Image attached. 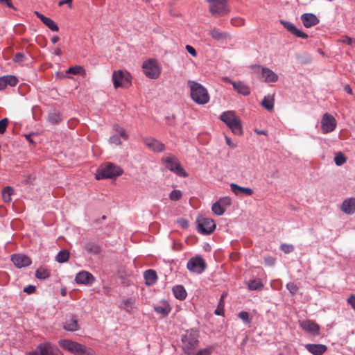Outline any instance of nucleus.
Returning <instances> with one entry per match:
<instances>
[{
	"instance_id": "nucleus-32",
	"label": "nucleus",
	"mask_w": 355,
	"mask_h": 355,
	"mask_svg": "<svg viewBox=\"0 0 355 355\" xmlns=\"http://www.w3.org/2000/svg\"><path fill=\"white\" fill-rule=\"evenodd\" d=\"M13 188L11 187H6L3 188L1 191L2 198L4 202H9L11 201V196L13 193Z\"/></svg>"
},
{
	"instance_id": "nucleus-8",
	"label": "nucleus",
	"mask_w": 355,
	"mask_h": 355,
	"mask_svg": "<svg viewBox=\"0 0 355 355\" xmlns=\"http://www.w3.org/2000/svg\"><path fill=\"white\" fill-rule=\"evenodd\" d=\"M144 74L149 78L157 79L160 75V68L155 59H149L142 64Z\"/></svg>"
},
{
	"instance_id": "nucleus-49",
	"label": "nucleus",
	"mask_w": 355,
	"mask_h": 355,
	"mask_svg": "<svg viewBox=\"0 0 355 355\" xmlns=\"http://www.w3.org/2000/svg\"><path fill=\"white\" fill-rule=\"evenodd\" d=\"M286 288L293 295L296 294L299 289L298 286L293 282L287 284Z\"/></svg>"
},
{
	"instance_id": "nucleus-30",
	"label": "nucleus",
	"mask_w": 355,
	"mask_h": 355,
	"mask_svg": "<svg viewBox=\"0 0 355 355\" xmlns=\"http://www.w3.org/2000/svg\"><path fill=\"white\" fill-rule=\"evenodd\" d=\"M84 249L88 252L93 254H97L100 252V247L94 242H88L84 245Z\"/></svg>"
},
{
	"instance_id": "nucleus-12",
	"label": "nucleus",
	"mask_w": 355,
	"mask_h": 355,
	"mask_svg": "<svg viewBox=\"0 0 355 355\" xmlns=\"http://www.w3.org/2000/svg\"><path fill=\"white\" fill-rule=\"evenodd\" d=\"M205 261L201 257L191 258L187 263V267L189 270L198 274L203 272L205 268Z\"/></svg>"
},
{
	"instance_id": "nucleus-16",
	"label": "nucleus",
	"mask_w": 355,
	"mask_h": 355,
	"mask_svg": "<svg viewBox=\"0 0 355 355\" xmlns=\"http://www.w3.org/2000/svg\"><path fill=\"white\" fill-rule=\"evenodd\" d=\"M279 22L292 35L303 39H306L308 37L307 34L297 29L293 23L284 20H280Z\"/></svg>"
},
{
	"instance_id": "nucleus-38",
	"label": "nucleus",
	"mask_w": 355,
	"mask_h": 355,
	"mask_svg": "<svg viewBox=\"0 0 355 355\" xmlns=\"http://www.w3.org/2000/svg\"><path fill=\"white\" fill-rule=\"evenodd\" d=\"M211 209L213 212L218 216L223 215L225 211V209L222 207L218 201L213 204Z\"/></svg>"
},
{
	"instance_id": "nucleus-51",
	"label": "nucleus",
	"mask_w": 355,
	"mask_h": 355,
	"mask_svg": "<svg viewBox=\"0 0 355 355\" xmlns=\"http://www.w3.org/2000/svg\"><path fill=\"white\" fill-rule=\"evenodd\" d=\"M280 249L285 253L288 254L294 250V247L293 245L291 244H282L280 246Z\"/></svg>"
},
{
	"instance_id": "nucleus-18",
	"label": "nucleus",
	"mask_w": 355,
	"mask_h": 355,
	"mask_svg": "<svg viewBox=\"0 0 355 355\" xmlns=\"http://www.w3.org/2000/svg\"><path fill=\"white\" fill-rule=\"evenodd\" d=\"M300 19L306 28H311L320 22L316 15L313 13H304L301 15Z\"/></svg>"
},
{
	"instance_id": "nucleus-23",
	"label": "nucleus",
	"mask_w": 355,
	"mask_h": 355,
	"mask_svg": "<svg viewBox=\"0 0 355 355\" xmlns=\"http://www.w3.org/2000/svg\"><path fill=\"white\" fill-rule=\"evenodd\" d=\"M35 15L42 21V23L52 31H58L59 28L53 20L47 17H45L44 15L40 13L39 12H35Z\"/></svg>"
},
{
	"instance_id": "nucleus-10",
	"label": "nucleus",
	"mask_w": 355,
	"mask_h": 355,
	"mask_svg": "<svg viewBox=\"0 0 355 355\" xmlns=\"http://www.w3.org/2000/svg\"><path fill=\"white\" fill-rule=\"evenodd\" d=\"M336 127L335 118L329 113H325L321 120V129L323 133L331 132Z\"/></svg>"
},
{
	"instance_id": "nucleus-35",
	"label": "nucleus",
	"mask_w": 355,
	"mask_h": 355,
	"mask_svg": "<svg viewBox=\"0 0 355 355\" xmlns=\"http://www.w3.org/2000/svg\"><path fill=\"white\" fill-rule=\"evenodd\" d=\"M263 287V284L260 279H253L248 282V288L250 290H261Z\"/></svg>"
},
{
	"instance_id": "nucleus-27",
	"label": "nucleus",
	"mask_w": 355,
	"mask_h": 355,
	"mask_svg": "<svg viewBox=\"0 0 355 355\" xmlns=\"http://www.w3.org/2000/svg\"><path fill=\"white\" fill-rule=\"evenodd\" d=\"M146 284L148 286L154 284L157 279V275L155 270H148L144 272Z\"/></svg>"
},
{
	"instance_id": "nucleus-37",
	"label": "nucleus",
	"mask_w": 355,
	"mask_h": 355,
	"mask_svg": "<svg viewBox=\"0 0 355 355\" xmlns=\"http://www.w3.org/2000/svg\"><path fill=\"white\" fill-rule=\"evenodd\" d=\"M334 162L337 166H341L347 162V158L343 153L338 152L334 157Z\"/></svg>"
},
{
	"instance_id": "nucleus-62",
	"label": "nucleus",
	"mask_w": 355,
	"mask_h": 355,
	"mask_svg": "<svg viewBox=\"0 0 355 355\" xmlns=\"http://www.w3.org/2000/svg\"><path fill=\"white\" fill-rule=\"evenodd\" d=\"M1 3H6L9 8H15L11 3V0H0Z\"/></svg>"
},
{
	"instance_id": "nucleus-56",
	"label": "nucleus",
	"mask_w": 355,
	"mask_h": 355,
	"mask_svg": "<svg viewBox=\"0 0 355 355\" xmlns=\"http://www.w3.org/2000/svg\"><path fill=\"white\" fill-rule=\"evenodd\" d=\"M347 302L349 304L352 306V308L355 311V295H351L349 298L347 299Z\"/></svg>"
},
{
	"instance_id": "nucleus-39",
	"label": "nucleus",
	"mask_w": 355,
	"mask_h": 355,
	"mask_svg": "<svg viewBox=\"0 0 355 355\" xmlns=\"http://www.w3.org/2000/svg\"><path fill=\"white\" fill-rule=\"evenodd\" d=\"M133 301L131 299H128L122 302L121 308L126 312L130 313L133 309Z\"/></svg>"
},
{
	"instance_id": "nucleus-63",
	"label": "nucleus",
	"mask_w": 355,
	"mask_h": 355,
	"mask_svg": "<svg viewBox=\"0 0 355 355\" xmlns=\"http://www.w3.org/2000/svg\"><path fill=\"white\" fill-rule=\"evenodd\" d=\"M352 41H353V39H352V38H350L349 37H345L343 40V42L346 43V44H349V45H352Z\"/></svg>"
},
{
	"instance_id": "nucleus-34",
	"label": "nucleus",
	"mask_w": 355,
	"mask_h": 355,
	"mask_svg": "<svg viewBox=\"0 0 355 355\" xmlns=\"http://www.w3.org/2000/svg\"><path fill=\"white\" fill-rule=\"evenodd\" d=\"M50 275L49 271L42 267H40L36 270L35 277L40 279H45Z\"/></svg>"
},
{
	"instance_id": "nucleus-46",
	"label": "nucleus",
	"mask_w": 355,
	"mask_h": 355,
	"mask_svg": "<svg viewBox=\"0 0 355 355\" xmlns=\"http://www.w3.org/2000/svg\"><path fill=\"white\" fill-rule=\"evenodd\" d=\"M218 203L223 207L225 209H226L227 207H229L231 205L232 200L231 198L229 197H223L220 198L218 200Z\"/></svg>"
},
{
	"instance_id": "nucleus-52",
	"label": "nucleus",
	"mask_w": 355,
	"mask_h": 355,
	"mask_svg": "<svg viewBox=\"0 0 355 355\" xmlns=\"http://www.w3.org/2000/svg\"><path fill=\"white\" fill-rule=\"evenodd\" d=\"M239 317L245 323H250V315L246 311H241L239 313Z\"/></svg>"
},
{
	"instance_id": "nucleus-60",
	"label": "nucleus",
	"mask_w": 355,
	"mask_h": 355,
	"mask_svg": "<svg viewBox=\"0 0 355 355\" xmlns=\"http://www.w3.org/2000/svg\"><path fill=\"white\" fill-rule=\"evenodd\" d=\"M71 2H72V0H61L58 2V6H63L64 4H67L69 8H71Z\"/></svg>"
},
{
	"instance_id": "nucleus-59",
	"label": "nucleus",
	"mask_w": 355,
	"mask_h": 355,
	"mask_svg": "<svg viewBox=\"0 0 355 355\" xmlns=\"http://www.w3.org/2000/svg\"><path fill=\"white\" fill-rule=\"evenodd\" d=\"M178 223L182 228H187L189 225L187 220H186L184 219L178 220Z\"/></svg>"
},
{
	"instance_id": "nucleus-42",
	"label": "nucleus",
	"mask_w": 355,
	"mask_h": 355,
	"mask_svg": "<svg viewBox=\"0 0 355 355\" xmlns=\"http://www.w3.org/2000/svg\"><path fill=\"white\" fill-rule=\"evenodd\" d=\"M49 120L52 123H57L62 121V117L59 113H51L49 115Z\"/></svg>"
},
{
	"instance_id": "nucleus-50",
	"label": "nucleus",
	"mask_w": 355,
	"mask_h": 355,
	"mask_svg": "<svg viewBox=\"0 0 355 355\" xmlns=\"http://www.w3.org/2000/svg\"><path fill=\"white\" fill-rule=\"evenodd\" d=\"M8 125V119L7 118L0 120V134H3L6 132Z\"/></svg>"
},
{
	"instance_id": "nucleus-14",
	"label": "nucleus",
	"mask_w": 355,
	"mask_h": 355,
	"mask_svg": "<svg viewBox=\"0 0 355 355\" xmlns=\"http://www.w3.org/2000/svg\"><path fill=\"white\" fill-rule=\"evenodd\" d=\"M300 325L305 331L314 336L320 334L319 325L312 320H305L300 321Z\"/></svg>"
},
{
	"instance_id": "nucleus-48",
	"label": "nucleus",
	"mask_w": 355,
	"mask_h": 355,
	"mask_svg": "<svg viewBox=\"0 0 355 355\" xmlns=\"http://www.w3.org/2000/svg\"><path fill=\"white\" fill-rule=\"evenodd\" d=\"M109 143L119 146L121 144V137L117 134L114 135L110 137Z\"/></svg>"
},
{
	"instance_id": "nucleus-24",
	"label": "nucleus",
	"mask_w": 355,
	"mask_h": 355,
	"mask_svg": "<svg viewBox=\"0 0 355 355\" xmlns=\"http://www.w3.org/2000/svg\"><path fill=\"white\" fill-rule=\"evenodd\" d=\"M232 191L236 196L244 194L245 196H251L253 193L252 189L248 187H242L235 183L230 184Z\"/></svg>"
},
{
	"instance_id": "nucleus-58",
	"label": "nucleus",
	"mask_w": 355,
	"mask_h": 355,
	"mask_svg": "<svg viewBox=\"0 0 355 355\" xmlns=\"http://www.w3.org/2000/svg\"><path fill=\"white\" fill-rule=\"evenodd\" d=\"M186 49L188 51V53H190L193 57H196L197 55V52L193 46H191L190 45H187Z\"/></svg>"
},
{
	"instance_id": "nucleus-22",
	"label": "nucleus",
	"mask_w": 355,
	"mask_h": 355,
	"mask_svg": "<svg viewBox=\"0 0 355 355\" xmlns=\"http://www.w3.org/2000/svg\"><path fill=\"white\" fill-rule=\"evenodd\" d=\"M305 348L313 355H322L327 351V346L322 344H306Z\"/></svg>"
},
{
	"instance_id": "nucleus-25",
	"label": "nucleus",
	"mask_w": 355,
	"mask_h": 355,
	"mask_svg": "<svg viewBox=\"0 0 355 355\" xmlns=\"http://www.w3.org/2000/svg\"><path fill=\"white\" fill-rule=\"evenodd\" d=\"M232 86L239 94L243 96H248L250 93V87L242 82L232 83Z\"/></svg>"
},
{
	"instance_id": "nucleus-15",
	"label": "nucleus",
	"mask_w": 355,
	"mask_h": 355,
	"mask_svg": "<svg viewBox=\"0 0 355 355\" xmlns=\"http://www.w3.org/2000/svg\"><path fill=\"white\" fill-rule=\"evenodd\" d=\"M11 261L14 263V265L18 268H21L23 267H27L31 263V259L22 254H14L11 256Z\"/></svg>"
},
{
	"instance_id": "nucleus-6",
	"label": "nucleus",
	"mask_w": 355,
	"mask_h": 355,
	"mask_svg": "<svg viewBox=\"0 0 355 355\" xmlns=\"http://www.w3.org/2000/svg\"><path fill=\"white\" fill-rule=\"evenodd\" d=\"M209 3V11L212 15L221 17L230 12L227 8V1L207 0Z\"/></svg>"
},
{
	"instance_id": "nucleus-2",
	"label": "nucleus",
	"mask_w": 355,
	"mask_h": 355,
	"mask_svg": "<svg viewBox=\"0 0 355 355\" xmlns=\"http://www.w3.org/2000/svg\"><path fill=\"white\" fill-rule=\"evenodd\" d=\"M220 119L231 129L234 134L237 135L242 134L241 121L234 111L223 112L220 116Z\"/></svg>"
},
{
	"instance_id": "nucleus-47",
	"label": "nucleus",
	"mask_w": 355,
	"mask_h": 355,
	"mask_svg": "<svg viewBox=\"0 0 355 355\" xmlns=\"http://www.w3.org/2000/svg\"><path fill=\"white\" fill-rule=\"evenodd\" d=\"M83 71H84V69L82 67L75 66V67H71L69 68V69L67 71V73H73V74H80Z\"/></svg>"
},
{
	"instance_id": "nucleus-53",
	"label": "nucleus",
	"mask_w": 355,
	"mask_h": 355,
	"mask_svg": "<svg viewBox=\"0 0 355 355\" xmlns=\"http://www.w3.org/2000/svg\"><path fill=\"white\" fill-rule=\"evenodd\" d=\"M213 347H208L207 348L199 350L196 355H210L212 352Z\"/></svg>"
},
{
	"instance_id": "nucleus-11",
	"label": "nucleus",
	"mask_w": 355,
	"mask_h": 355,
	"mask_svg": "<svg viewBox=\"0 0 355 355\" xmlns=\"http://www.w3.org/2000/svg\"><path fill=\"white\" fill-rule=\"evenodd\" d=\"M37 350L41 355H63L57 347L48 342L38 345Z\"/></svg>"
},
{
	"instance_id": "nucleus-4",
	"label": "nucleus",
	"mask_w": 355,
	"mask_h": 355,
	"mask_svg": "<svg viewBox=\"0 0 355 355\" xmlns=\"http://www.w3.org/2000/svg\"><path fill=\"white\" fill-rule=\"evenodd\" d=\"M182 341L183 350L190 354L198 345V335L195 331H187L183 336Z\"/></svg>"
},
{
	"instance_id": "nucleus-55",
	"label": "nucleus",
	"mask_w": 355,
	"mask_h": 355,
	"mask_svg": "<svg viewBox=\"0 0 355 355\" xmlns=\"http://www.w3.org/2000/svg\"><path fill=\"white\" fill-rule=\"evenodd\" d=\"M25 55L23 53H17L15 55L13 60L15 62H21L24 60Z\"/></svg>"
},
{
	"instance_id": "nucleus-44",
	"label": "nucleus",
	"mask_w": 355,
	"mask_h": 355,
	"mask_svg": "<svg viewBox=\"0 0 355 355\" xmlns=\"http://www.w3.org/2000/svg\"><path fill=\"white\" fill-rule=\"evenodd\" d=\"M182 196V193L180 190H173L169 195V198L171 200L177 201L179 200Z\"/></svg>"
},
{
	"instance_id": "nucleus-64",
	"label": "nucleus",
	"mask_w": 355,
	"mask_h": 355,
	"mask_svg": "<svg viewBox=\"0 0 355 355\" xmlns=\"http://www.w3.org/2000/svg\"><path fill=\"white\" fill-rule=\"evenodd\" d=\"M345 91H346L348 94L351 95L353 94L352 89L349 85L345 86Z\"/></svg>"
},
{
	"instance_id": "nucleus-54",
	"label": "nucleus",
	"mask_w": 355,
	"mask_h": 355,
	"mask_svg": "<svg viewBox=\"0 0 355 355\" xmlns=\"http://www.w3.org/2000/svg\"><path fill=\"white\" fill-rule=\"evenodd\" d=\"M264 263L266 266H273L275 263V259L270 256L266 257L264 258Z\"/></svg>"
},
{
	"instance_id": "nucleus-21",
	"label": "nucleus",
	"mask_w": 355,
	"mask_h": 355,
	"mask_svg": "<svg viewBox=\"0 0 355 355\" xmlns=\"http://www.w3.org/2000/svg\"><path fill=\"white\" fill-rule=\"evenodd\" d=\"M144 144L155 152H162L164 150V145L153 138H147L144 140Z\"/></svg>"
},
{
	"instance_id": "nucleus-20",
	"label": "nucleus",
	"mask_w": 355,
	"mask_h": 355,
	"mask_svg": "<svg viewBox=\"0 0 355 355\" xmlns=\"http://www.w3.org/2000/svg\"><path fill=\"white\" fill-rule=\"evenodd\" d=\"M341 211L348 215L355 212V198L345 199L340 205Z\"/></svg>"
},
{
	"instance_id": "nucleus-36",
	"label": "nucleus",
	"mask_w": 355,
	"mask_h": 355,
	"mask_svg": "<svg viewBox=\"0 0 355 355\" xmlns=\"http://www.w3.org/2000/svg\"><path fill=\"white\" fill-rule=\"evenodd\" d=\"M261 105L266 110L271 111L274 108V99L273 98H268L265 96L261 102Z\"/></svg>"
},
{
	"instance_id": "nucleus-1",
	"label": "nucleus",
	"mask_w": 355,
	"mask_h": 355,
	"mask_svg": "<svg viewBox=\"0 0 355 355\" xmlns=\"http://www.w3.org/2000/svg\"><path fill=\"white\" fill-rule=\"evenodd\" d=\"M187 84L190 88L191 98L196 103L205 105L209 101V94L204 86L193 80H189Z\"/></svg>"
},
{
	"instance_id": "nucleus-19",
	"label": "nucleus",
	"mask_w": 355,
	"mask_h": 355,
	"mask_svg": "<svg viewBox=\"0 0 355 355\" xmlns=\"http://www.w3.org/2000/svg\"><path fill=\"white\" fill-rule=\"evenodd\" d=\"M256 67L261 69V77L266 83H274L278 80V76L269 68L263 67L260 65Z\"/></svg>"
},
{
	"instance_id": "nucleus-45",
	"label": "nucleus",
	"mask_w": 355,
	"mask_h": 355,
	"mask_svg": "<svg viewBox=\"0 0 355 355\" xmlns=\"http://www.w3.org/2000/svg\"><path fill=\"white\" fill-rule=\"evenodd\" d=\"M223 313H224L223 295H221L219 304L218 305L217 309L215 310L214 313L217 315H222L223 314Z\"/></svg>"
},
{
	"instance_id": "nucleus-61",
	"label": "nucleus",
	"mask_w": 355,
	"mask_h": 355,
	"mask_svg": "<svg viewBox=\"0 0 355 355\" xmlns=\"http://www.w3.org/2000/svg\"><path fill=\"white\" fill-rule=\"evenodd\" d=\"M7 85L3 76L0 78V90H3L6 87Z\"/></svg>"
},
{
	"instance_id": "nucleus-17",
	"label": "nucleus",
	"mask_w": 355,
	"mask_h": 355,
	"mask_svg": "<svg viewBox=\"0 0 355 355\" xmlns=\"http://www.w3.org/2000/svg\"><path fill=\"white\" fill-rule=\"evenodd\" d=\"M75 281L77 284L91 285L94 281V277L90 272L83 270L76 275Z\"/></svg>"
},
{
	"instance_id": "nucleus-33",
	"label": "nucleus",
	"mask_w": 355,
	"mask_h": 355,
	"mask_svg": "<svg viewBox=\"0 0 355 355\" xmlns=\"http://www.w3.org/2000/svg\"><path fill=\"white\" fill-rule=\"evenodd\" d=\"M69 258V252L67 250H60L55 257V260L59 263H64Z\"/></svg>"
},
{
	"instance_id": "nucleus-9",
	"label": "nucleus",
	"mask_w": 355,
	"mask_h": 355,
	"mask_svg": "<svg viewBox=\"0 0 355 355\" xmlns=\"http://www.w3.org/2000/svg\"><path fill=\"white\" fill-rule=\"evenodd\" d=\"M197 223L198 231L202 234H210L216 228L214 221L209 218L200 217Z\"/></svg>"
},
{
	"instance_id": "nucleus-43",
	"label": "nucleus",
	"mask_w": 355,
	"mask_h": 355,
	"mask_svg": "<svg viewBox=\"0 0 355 355\" xmlns=\"http://www.w3.org/2000/svg\"><path fill=\"white\" fill-rule=\"evenodd\" d=\"M115 131L116 134L123 140H127L128 139V135L127 134L125 130L123 128L117 126L115 128Z\"/></svg>"
},
{
	"instance_id": "nucleus-29",
	"label": "nucleus",
	"mask_w": 355,
	"mask_h": 355,
	"mask_svg": "<svg viewBox=\"0 0 355 355\" xmlns=\"http://www.w3.org/2000/svg\"><path fill=\"white\" fill-rule=\"evenodd\" d=\"M209 35L212 37L213 39L218 41L225 40L227 37V33L220 31V30L216 28L211 29L209 31Z\"/></svg>"
},
{
	"instance_id": "nucleus-31",
	"label": "nucleus",
	"mask_w": 355,
	"mask_h": 355,
	"mask_svg": "<svg viewBox=\"0 0 355 355\" xmlns=\"http://www.w3.org/2000/svg\"><path fill=\"white\" fill-rule=\"evenodd\" d=\"M155 312L162 316H166L171 311V306L168 304H164L162 306H156L154 308Z\"/></svg>"
},
{
	"instance_id": "nucleus-40",
	"label": "nucleus",
	"mask_w": 355,
	"mask_h": 355,
	"mask_svg": "<svg viewBox=\"0 0 355 355\" xmlns=\"http://www.w3.org/2000/svg\"><path fill=\"white\" fill-rule=\"evenodd\" d=\"M78 355H97L94 349L82 345Z\"/></svg>"
},
{
	"instance_id": "nucleus-13",
	"label": "nucleus",
	"mask_w": 355,
	"mask_h": 355,
	"mask_svg": "<svg viewBox=\"0 0 355 355\" xmlns=\"http://www.w3.org/2000/svg\"><path fill=\"white\" fill-rule=\"evenodd\" d=\"M59 345L62 348L70 352L74 355H78L82 346V344L68 339L60 340Z\"/></svg>"
},
{
	"instance_id": "nucleus-41",
	"label": "nucleus",
	"mask_w": 355,
	"mask_h": 355,
	"mask_svg": "<svg viewBox=\"0 0 355 355\" xmlns=\"http://www.w3.org/2000/svg\"><path fill=\"white\" fill-rule=\"evenodd\" d=\"M3 78L6 80V83L7 85L14 87L18 83V79L17 78V77H15L14 76H11V75L4 76Z\"/></svg>"
},
{
	"instance_id": "nucleus-57",
	"label": "nucleus",
	"mask_w": 355,
	"mask_h": 355,
	"mask_svg": "<svg viewBox=\"0 0 355 355\" xmlns=\"http://www.w3.org/2000/svg\"><path fill=\"white\" fill-rule=\"evenodd\" d=\"M35 287L32 285H29L24 288V291L28 294H32L35 292Z\"/></svg>"
},
{
	"instance_id": "nucleus-3",
	"label": "nucleus",
	"mask_w": 355,
	"mask_h": 355,
	"mask_svg": "<svg viewBox=\"0 0 355 355\" xmlns=\"http://www.w3.org/2000/svg\"><path fill=\"white\" fill-rule=\"evenodd\" d=\"M122 174L123 170L121 167L112 163H107L97 171L96 178L97 180L113 178Z\"/></svg>"
},
{
	"instance_id": "nucleus-7",
	"label": "nucleus",
	"mask_w": 355,
	"mask_h": 355,
	"mask_svg": "<svg viewBox=\"0 0 355 355\" xmlns=\"http://www.w3.org/2000/svg\"><path fill=\"white\" fill-rule=\"evenodd\" d=\"M131 76L126 71H114L112 73L113 85L115 88L127 87L131 85Z\"/></svg>"
},
{
	"instance_id": "nucleus-26",
	"label": "nucleus",
	"mask_w": 355,
	"mask_h": 355,
	"mask_svg": "<svg viewBox=\"0 0 355 355\" xmlns=\"http://www.w3.org/2000/svg\"><path fill=\"white\" fill-rule=\"evenodd\" d=\"M64 329L67 331H74L79 329L78 320L75 316H71L66 320L64 324Z\"/></svg>"
},
{
	"instance_id": "nucleus-5",
	"label": "nucleus",
	"mask_w": 355,
	"mask_h": 355,
	"mask_svg": "<svg viewBox=\"0 0 355 355\" xmlns=\"http://www.w3.org/2000/svg\"><path fill=\"white\" fill-rule=\"evenodd\" d=\"M162 160L164 162L166 167L177 175L184 178L188 176V173L185 171L181 166L179 160L175 156L169 155L164 157Z\"/></svg>"
},
{
	"instance_id": "nucleus-28",
	"label": "nucleus",
	"mask_w": 355,
	"mask_h": 355,
	"mask_svg": "<svg viewBox=\"0 0 355 355\" xmlns=\"http://www.w3.org/2000/svg\"><path fill=\"white\" fill-rule=\"evenodd\" d=\"M173 293L175 297L180 300L187 297V292L182 286H175L173 288Z\"/></svg>"
}]
</instances>
